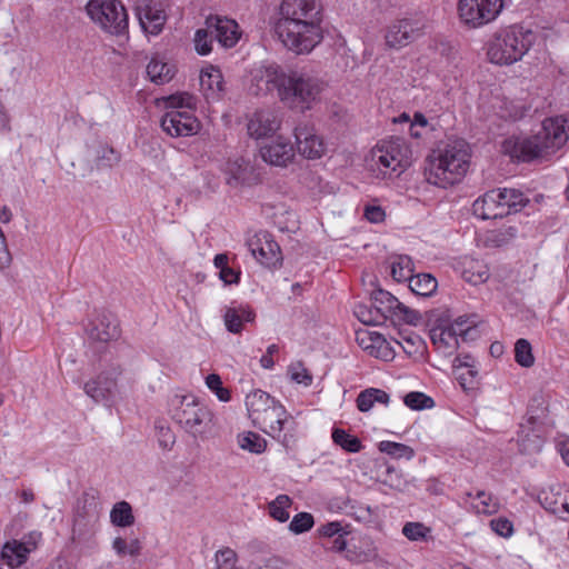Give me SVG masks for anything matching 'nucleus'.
<instances>
[{"mask_svg": "<svg viewBox=\"0 0 569 569\" xmlns=\"http://www.w3.org/2000/svg\"><path fill=\"white\" fill-rule=\"evenodd\" d=\"M86 11L96 24L112 36H122L128 30V13L119 0H89Z\"/></svg>", "mask_w": 569, "mask_h": 569, "instance_id": "0eeeda50", "label": "nucleus"}, {"mask_svg": "<svg viewBox=\"0 0 569 569\" xmlns=\"http://www.w3.org/2000/svg\"><path fill=\"white\" fill-rule=\"evenodd\" d=\"M476 498L480 501L481 505V507L477 506L478 512L493 513L497 511L498 505L492 500L490 493H487L483 490H479L476 495Z\"/></svg>", "mask_w": 569, "mask_h": 569, "instance_id": "4d7b16f0", "label": "nucleus"}, {"mask_svg": "<svg viewBox=\"0 0 569 569\" xmlns=\"http://www.w3.org/2000/svg\"><path fill=\"white\" fill-rule=\"evenodd\" d=\"M378 448L381 452L396 459L406 458L409 460L415 456V450L405 443L381 441L379 442Z\"/></svg>", "mask_w": 569, "mask_h": 569, "instance_id": "4c0bfd02", "label": "nucleus"}, {"mask_svg": "<svg viewBox=\"0 0 569 569\" xmlns=\"http://www.w3.org/2000/svg\"><path fill=\"white\" fill-rule=\"evenodd\" d=\"M371 303L377 313H380L385 320L393 317V313H397V307H399V300L382 289H377L372 292Z\"/></svg>", "mask_w": 569, "mask_h": 569, "instance_id": "bb28decb", "label": "nucleus"}, {"mask_svg": "<svg viewBox=\"0 0 569 569\" xmlns=\"http://www.w3.org/2000/svg\"><path fill=\"white\" fill-rule=\"evenodd\" d=\"M491 529L501 537H510L513 532V526L507 518H497L490 521Z\"/></svg>", "mask_w": 569, "mask_h": 569, "instance_id": "13d9d810", "label": "nucleus"}, {"mask_svg": "<svg viewBox=\"0 0 569 569\" xmlns=\"http://www.w3.org/2000/svg\"><path fill=\"white\" fill-rule=\"evenodd\" d=\"M568 140L565 120L548 118L539 132L528 138H509L502 143L503 152L522 162L543 159L559 150Z\"/></svg>", "mask_w": 569, "mask_h": 569, "instance_id": "f03ea898", "label": "nucleus"}, {"mask_svg": "<svg viewBox=\"0 0 569 569\" xmlns=\"http://www.w3.org/2000/svg\"><path fill=\"white\" fill-rule=\"evenodd\" d=\"M322 7L317 0H282L274 32L290 51L305 54L322 40Z\"/></svg>", "mask_w": 569, "mask_h": 569, "instance_id": "f257e3e1", "label": "nucleus"}, {"mask_svg": "<svg viewBox=\"0 0 569 569\" xmlns=\"http://www.w3.org/2000/svg\"><path fill=\"white\" fill-rule=\"evenodd\" d=\"M92 156L99 168L112 167L120 161V153L112 147L98 144L92 149Z\"/></svg>", "mask_w": 569, "mask_h": 569, "instance_id": "c9c22d12", "label": "nucleus"}, {"mask_svg": "<svg viewBox=\"0 0 569 569\" xmlns=\"http://www.w3.org/2000/svg\"><path fill=\"white\" fill-rule=\"evenodd\" d=\"M161 128L171 137H190L200 130V122L191 111L170 110L161 118Z\"/></svg>", "mask_w": 569, "mask_h": 569, "instance_id": "ddd939ff", "label": "nucleus"}, {"mask_svg": "<svg viewBox=\"0 0 569 569\" xmlns=\"http://www.w3.org/2000/svg\"><path fill=\"white\" fill-rule=\"evenodd\" d=\"M246 171L247 166H243V163H230L228 166L229 177L227 178V183L234 187L242 183L246 180Z\"/></svg>", "mask_w": 569, "mask_h": 569, "instance_id": "5fc2aeb1", "label": "nucleus"}, {"mask_svg": "<svg viewBox=\"0 0 569 569\" xmlns=\"http://www.w3.org/2000/svg\"><path fill=\"white\" fill-rule=\"evenodd\" d=\"M291 379L297 383L309 386L312 382V377L301 363L292 365L289 369Z\"/></svg>", "mask_w": 569, "mask_h": 569, "instance_id": "bf43d9fd", "label": "nucleus"}, {"mask_svg": "<svg viewBox=\"0 0 569 569\" xmlns=\"http://www.w3.org/2000/svg\"><path fill=\"white\" fill-rule=\"evenodd\" d=\"M138 18L144 31L154 36L162 31L167 21L164 10L152 1L138 8Z\"/></svg>", "mask_w": 569, "mask_h": 569, "instance_id": "412c9836", "label": "nucleus"}, {"mask_svg": "<svg viewBox=\"0 0 569 569\" xmlns=\"http://www.w3.org/2000/svg\"><path fill=\"white\" fill-rule=\"evenodd\" d=\"M393 317L405 321L408 325L417 326L421 321V315L399 301V307H397V313H393Z\"/></svg>", "mask_w": 569, "mask_h": 569, "instance_id": "864d4df0", "label": "nucleus"}, {"mask_svg": "<svg viewBox=\"0 0 569 569\" xmlns=\"http://www.w3.org/2000/svg\"><path fill=\"white\" fill-rule=\"evenodd\" d=\"M382 335L376 331H369L367 329H359L356 331V341L358 345L371 356V351L375 350L376 341L381 338Z\"/></svg>", "mask_w": 569, "mask_h": 569, "instance_id": "8fccbe9b", "label": "nucleus"}, {"mask_svg": "<svg viewBox=\"0 0 569 569\" xmlns=\"http://www.w3.org/2000/svg\"><path fill=\"white\" fill-rule=\"evenodd\" d=\"M260 154L271 166L287 167L295 158V149L289 141L278 137L276 140L261 146Z\"/></svg>", "mask_w": 569, "mask_h": 569, "instance_id": "f3484780", "label": "nucleus"}, {"mask_svg": "<svg viewBox=\"0 0 569 569\" xmlns=\"http://www.w3.org/2000/svg\"><path fill=\"white\" fill-rule=\"evenodd\" d=\"M425 23L419 18H402L393 21L386 31V46L401 49L422 36Z\"/></svg>", "mask_w": 569, "mask_h": 569, "instance_id": "9d476101", "label": "nucleus"}, {"mask_svg": "<svg viewBox=\"0 0 569 569\" xmlns=\"http://www.w3.org/2000/svg\"><path fill=\"white\" fill-rule=\"evenodd\" d=\"M430 339L445 356H451L458 347V339L447 327L433 328L430 331Z\"/></svg>", "mask_w": 569, "mask_h": 569, "instance_id": "cd10ccee", "label": "nucleus"}, {"mask_svg": "<svg viewBox=\"0 0 569 569\" xmlns=\"http://www.w3.org/2000/svg\"><path fill=\"white\" fill-rule=\"evenodd\" d=\"M332 441L341 447L347 452L356 453L361 451L363 448L360 439L356 436L348 433L346 430L340 428H335L332 430Z\"/></svg>", "mask_w": 569, "mask_h": 569, "instance_id": "72a5a7b5", "label": "nucleus"}, {"mask_svg": "<svg viewBox=\"0 0 569 569\" xmlns=\"http://www.w3.org/2000/svg\"><path fill=\"white\" fill-rule=\"evenodd\" d=\"M256 315L248 306L227 308L223 319L226 328L231 333H240L243 322H252Z\"/></svg>", "mask_w": 569, "mask_h": 569, "instance_id": "5701e85b", "label": "nucleus"}, {"mask_svg": "<svg viewBox=\"0 0 569 569\" xmlns=\"http://www.w3.org/2000/svg\"><path fill=\"white\" fill-rule=\"evenodd\" d=\"M391 276L392 278L400 281H409L413 276V262L408 256H399L391 263Z\"/></svg>", "mask_w": 569, "mask_h": 569, "instance_id": "f704fd0d", "label": "nucleus"}, {"mask_svg": "<svg viewBox=\"0 0 569 569\" xmlns=\"http://www.w3.org/2000/svg\"><path fill=\"white\" fill-rule=\"evenodd\" d=\"M172 419L193 438H204L214 425L212 410L193 396L181 397L173 409Z\"/></svg>", "mask_w": 569, "mask_h": 569, "instance_id": "423d86ee", "label": "nucleus"}, {"mask_svg": "<svg viewBox=\"0 0 569 569\" xmlns=\"http://www.w3.org/2000/svg\"><path fill=\"white\" fill-rule=\"evenodd\" d=\"M515 360L525 368H530L535 363L532 348L528 340L519 339L515 345Z\"/></svg>", "mask_w": 569, "mask_h": 569, "instance_id": "a19ab883", "label": "nucleus"}, {"mask_svg": "<svg viewBox=\"0 0 569 569\" xmlns=\"http://www.w3.org/2000/svg\"><path fill=\"white\" fill-rule=\"evenodd\" d=\"M120 375V368L102 371L96 378H92L84 383V392L94 402H111L118 391L117 379Z\"/></svg>", "mask_w": 569, "mask_h": 569, "instance_id": "9b49d317", "label": "nucleus"}, {"mask_svg": "<svg viewBox=\"0 0 569 569\" xmlns=\"http://www.w3.org/2000/svg\"><path fill=\"white\" fill-rule=\"evenodd\" d=\"M277 400L272 398L269 393L258 389L246 397V406L248 410L249 418L253 422L258 415H262L268 409H270Z\"/></svg>", "mask_w": 569, "mask_h": 569, "instance_id": "393cba45", "label": "nucleus"}, {"mask_svg": "<svg viewBox=\"0 0 569 569\" xmlns=\"http://www.w3.org/2000/svg\"><path fill=\"white\" fill-rule=\"evenodd\" d=\"M29 552L30 548L23 542L13 540L6 542L1 551V558L8 567L17 568L26 562Z\"/></svg>", "mask_w": 569, "mask_h": 569, "instance_id": "a878e982", "label": "nucleus"}, {"mask_svg": "<svg viewBox=\"0 0 569 569\" xmlns=\"http://www.w3.org/2000/svg\"><path fill=\"white\" fill-rule=\"evenodd\" d=\"M214 36L210 33V30L206 26L204 29H198L194 33V49L200 56L209 54L212 50V40Z\"/></svg>", "mask_w": 569, "mask_h": 569, "instance_id": "a18cd8bd", "label": "nucleus"}, {"mask_svg": "<svg viewBox=\"0 0 569 569\" xmlns=\"http://www.w3.org/2000/svg\"><path fill=\"white\" fill-rule=\"evenodd\" d=\"M134 515L129 502L122 500L116 502L110 511V522L114 527L127 528L134 523Z\"/></svg>", "mask_w": 569, "mask_h": 569, "instance_id": "2f4dec72", "label": "nucleus"}, {"mask_svg": "<svg viewBox=\"0 0 569 569\" xmlns=\"http://www.w3.org/2000/svg\"><path fill=\"white\" fill-rule=\"evenodd\" d=\"M503 8V0H459L458 13L469 28H479L493 21Z\"/></svg>", "mask_w": 569, "mask_h": 569, "instance_id": "1a4fd4ad", "label": "nucleus"}, {"mask_svg": "<svg viewBox=\"0 0 569 569\" xmlns=\"http://www.w3.org/2000/svg\"><path fill=\"white\" fill-rule=\"evenodd\" d=\"M239 446L252 453H262L267 448V441L258 433L249 431L239 437Z\"/></svg>", "mask_w": 569, "mask_h": 569, "instance_id": "79ce46f5", "label": "nucleus"}, {"mask_svg": "<svg viewBox=\"0 0 569 569\" xmlns=\"http://www.w3.org/2000/svg\"><path fill=\"white\" fill-rule=\"evenodd\" d=\"M375 350L371 351V356L381 359L383 361H391L395 358V350L391 343L383 337L377 338Z\"/></svg>", "mask_w": 569, "mask_h": 569, "instance_id": "603ef678", "label": "nucleus"}, {"mask_svg": "<svg viewBox=\"0 0 569 569\" xmlns=\"http://www.w3.org/2000/svg\"><path fill=\"white\" fill-rule=\"evenodd\" d=\"M475 216L487 220L498 219L507 216V208L500 204L499 196L496 190L486 192L472 204Z\"/></svg>", "mask_w": 569, "mask_h": 569, "instance_id": "aec40b11", "label": "nucleus"}, {"mask_svg": "<svg viewBox=\"0 0 569 569\" xmlns=\"http://www.w3.org/2000/svg\"><path fill=\"white\" fill-rule=\"evenodd\" d=\"M345 529L342 528L341 523L339 521H332L328 522L326 525H322L318 532L321 537L332 538L339 536V533L343 532Z\"/></svg>", "mask_w": 569, "mask_h": 569, "instance_id": "680f3d73", "label": "nucleus"}, {"mask_svg": "<svg viewBox=\"0 0 569 569\" xmlns=\"http://www.w3.org/2000/svg\"><path fill=\"white\" fill-rule=\"evenodd\" d=\"M536 34L522 27H511L495 37L488 49L492 63L509 66L519 61L531 48Z\"/></svg>", "mask_w": 569, "mask_h": 569, "instance_id": "39448f33", "label": "nucleus"}, {"mask_svg": "<svg viewBox=\"0 0 569 569\" xmlns=\"http://www.w3.org/2000/svg\"><path fill=\"white\" fill-rule=\"evenodd\" d=\"M248 247L258 261L268 267L276 268L282 261L280 246L267 231H260L248 240Z\"/></svg>", "mask_w": 569, "mask_h": 569, "instance_id": "f8f14e48", "label": "nucleus"}, {"mask_svg": "<svg viewBox=\"0 0 569 569\" xmlns=\"http://www.w3.org/2000/svg\"><path fill=\"white\" fill-rule=\"evenodd\" d=\"M536 425L537 419L535 417L528 418L526 423L520 425L518 446L519 451L523 455H535L542 449L545 440Z\"/></svg>", "mask_w": 569, "mask_h": 569, "instance_id": "a211bd4d", "label": "nucleus"}, {"mask_svg": "<svg viewBox=\"0 0 569 569\" xmlns=\"http://www.w3.org/2000/svg\"><path fill=\"white\" fill-rule=\"evenodd\" d=\"M91 341L107 343L120 337L119 322L111 313H99L87 327Z\"/></svg>", "mask_w": 569, "mask_h": 569, "instance_id": "dca6fc26", "label": "nucleus"}, {"mask_svg": "<svg viewBox=\"0 0 569 569\" xmlns=\"http://www.w3.org/2000/svg\"><path fill=\"white\" fill-rule=\"evenodd\" d=\"M375 158L377 159V164L380 169L383 170V174L388 171L395 172L399 170L402 172L408 163H403V157L400 152L399 144L395 142L383 143L378 147L375 151Z\"/></svg>", "mask_w": 569, "mask_h": 569, "instance_id": "6ab92c4d", "label": "nucleus"}, {"mask_svg": "<svg viewBox=\"0 0 569 569\" xmlns=\"http://www.w3.org/2000/svg\"><path fill=\"white\" fill-rule=\"evenodd\" d=\"M297 149L307 159H318L325 153V143L321 137L309 123H300L295 128Z\"/></svg>", "mask_w": 569, "mask_h": 569, "instance_id": "4468645a", "label": "nucleus"}, {"mask_svg": "<svg viewBox=\"0 0 569 569\" xmlns=\"http://www.w3.org/2000/svg\"><path fill=\"white\" fill-rule=\"evenodd\" d=\"M468 143L455 140L426 159L425 178L427 182L447 188L459 182L469 168Z\"/></svg>", "mask_w": 569, "mask_h": 569, "instance_id": "20e7f679", "label": "nucleus"}, {"mask_svg": "<svg viewBox=\"0 0 569 569\" xmlns=\"http://www.w3.org/2000/svg\"><path fill=\"white\" fill-rule=\"evenodd\" d=\"M97 501L91 493L83 492L78 499L74 511V526L82 525L84 519L97 518Z\"/></svg>", "mask_w": 569, "mask_h": 569, "instance_id": "7c9ffc66", "label": "nucleus"}, {"mask_svg": "<svg viewBox=\"0 0 569 569\" xmlns=\"http://www.w3.org/2000/svg\"><path fill=\"white\" fill-rule=\"evenodd\" d=\"M248 133L256 139L267 138L279 129L276 116L270 111H257L248 122Z\"/></svg>", "mask_w": 569, "mask_h": 569, "instance_id": "4be33fe9", "label": "nucleus"}, {"mask_svg": "<svg viewBox=\"0 0 569 569\" xmlns=\"http://www.w3.org/2000/svg\"><path fill=\"white\" fill-rule=\"evenodd\" d=\"M264 77L266 82L277 89L282 102L300 111L310 109L323 88L318 78L298 71L287 73L277 64L268 66Z\"/></svg>", "mask_w": 569, "mask_h": 569, "instance_id": "7ed1b4c3", "label": "nucleus"}, {"mask_svg": "<svg viewBox=\"0 0 569 569\" xmlns=\"http://www.w3.org/2000/svg\"><path fill=\"white\" fill-rule=\"evenodd\" d=\"M402 535L410 541H427L431 528L422 522H406L401 530Z\"/></svg>", "mask_w": 569, "mask_h": 569, "instance_id": "ea45409f", "label": "nucleus"}, {"mask_svg": "<svg viewBox=\"0 0 569 569\" xmlns=\"http://www.w3.org/2000/svg\"><path fill=\"white\" fill-rule=\"evenodd\" d=\"M292 500L287 495H279L273 501L268 503L269 515L279 522H286L289 519L287 509L291 506Z\"/></svg>", "mask_w": 569, "mask_h": 569, "instance_id": "e433bc0d", "label": "nucleus"}, {"mask_svg": "<svg viewBox=\"0 0 569 569\" xmlns=\"http://www.w3.org/2000/svg\"><path fill=\"white\" fill-rule=\"evenodd\" d=\"M467 323H468L467 317H459L455 320L453 323H451L447 328L450 330L451 333H453V337H456L457 339L459 336L463 340H466L472 329V327L467 326Z\"/></svg>", "mask_w": 569, "mask_h": 569, "instance_id": "6e6d98bb", "label": "nucleus"}, {"mask_svg": "<svg viewBox=\"0 0 569 569\" xmlns=\"http://www.w3.org/2000/svg\"><path fill=\"white\" fill-rule=\"evenodd\" d=\"M216 569H240L237 566L238 556L231 548H223L216 552Z\"/></svg>", "mask_w": 569, "mask_h": 569, "instance_id": "49530a36", "label": "nucleus"}, {"mask_svg": "<svg viewBox=\"0 0 569 569\" xmlns=\"http://www.w3.org/2000/svg\"><path fill=\"white\" fill-rule=\"evenodd\" d=\"M289 566V561L279 556H271L264 560L266 569H286Z\"/></svg>", "mask_w": 569, "mask_h": 569, "instance_id": "338daca9", "label": "nucleus"}, {"mask_svg": "<svg viewBox=\"0 0 569 569\" xmlns=\"http://www.w3.org/2000/svg\"><path fill=\"white\" fill-rule=\"evenodd\" d=\"M409 288L417 296L430 297L436 292L438 281L430 273H418L409 280Z\"/></svg>", "mask_w": 569, "mask_h": 569, "instance_id": "c756f323", "label": "nucleus"}, {"mask_svg": "<svg viewBox=\"0 0 569 569\" xmlns=\"http://www.w3.org/2000/svg\"><path fill=\"white\" fill-rule=\"evenodd\" d=\"M239 272H236L233 269L227 267L222 268V271H219V278L226 284L237 283L239 281Z\"/></svg>", "mask_w": 569, "mask_h": 569, "instance_id": "774afa93", "label": "nucleus"}, {"mask_svg": "<svg viewBox=\"0 0 569 569\" xmlns=\"http://www.w3.org/2000/svg\"><path fill=\"white\" fill-rule=\"evenodd\" d=\"M166 106L171 110H180L181 108L191 110L196 106V99L187 92L176 93L166 98Z\"/></svg>", "mask_w": 569, "mask_h": 569, "instance_id": "09e8293b", "label": "nucleus"}, {"mask_svg": "<svg viewBox=\"0 0 569 569\" xmlns=\"http://www.w3.org/2000/svg\"><path fill=\"white\" fill-rule=\"evenodd\" d=\"M252 423L264 433L280 440L286 447L289 446L292 435L283 431H293L295 420L279 401L261 416L258 415Z\"/></svg>", "mask_w": 569, "mask_h": 569, "instance_id": "6e6552de", "label": "nucleus"}, {"mask_svg": "<svg viewBox=\"0 0 569 569\" xmlns=\"http://www.w3.org/2000/svg\"><path fill=\"white\" fill-rule=\"evenodd\" d=\"M206 385L211 391L214 392L220 401L227 402L230 400V391L222 386V381L219 375L210 373L206 378Z\"/></svg>", "mask_w": 569, "mask_h": 569, "instance_id": "3c124183", "label": "nucleus"}, {"mask_svg": "<svg viewBox=\"0 0 569 569\" xmlns=\"http://www.w3.org/2000/svg\"><path fill=\"white\" fill-rule=\"evenodd\" d=\"M158 441L161 448L171 449L176 442V437L168 427H159Z\"/></svg>", "mask_w": 569, "mask_h": 569, "instance_id": "052dcab7", "label": "nucleus"}, {"mask_svg": "<svg viewBox=\"0 0 569 569\" xmlns=\"http://www.w3.org/2000/svg\"><path fill=\"white\" fill-rule=\"evenodd\" d=\"M469 271H465V278L467 281L472 282L473 284L482 283L489 278V271L488 268L483 264H479L478 271L475 273L472 272L470 276H468Z\"/></svg>", "mask_w": 569, "mask_h": 569, "instance_id": "0e129e2a", "label": "nucleus"}, {"mask_svg": "<svg viewBox=\"0 0 569 569\" xmlns=\"http://www.w3.org/2000/svg\"><path fill=\"white\" fill-rule=\"evenodd\" d=\"M385 216V211L379 206H367L365 209L366 219L372 223L383 221Z\"/></svg>", "mask_w": 569, "mask_h": 569, "instance_id": "69168bd1", "label": "nucleus"}, {"mask_svg": "<svg viewBox=\"0 0 569 569\" xmlns=\"http://www.w3.org/2000/svg\"><path fill=\"white\" fill-rule=\"evenodd\" d=\"M473 362H475V359L470 355L458 356L455 358L453 367L455 368H462V367L469 368L468 375L470 376L471 379H473L477 375V371L472 369Z\"/></svg>", "mask_w": 569, "mask_h": 569, "instance_id": "e2e57ef3", "label": "nucleus"}, {"mask_svg": "<svg viewBox=\"0 0 569 569\" xmlns=\"http://www.w3.org/2000/svg\"><path fill=\"white\" fill-rule=\"evenodd\" d=\"M315 525L313 516L309 512L297 513L289 523V530L295 535L309 531Z\"/></svg>", "mask_w": 569, "mask_h": 569, "instance_id": "de8ad7c7", "label": "nucleus"}, {"mask_svg": "<svg viewBox=\"0 0 569 569\" xmlns=\"http://www.w3.org/2000/svg\"><path fill=\"white\" fill-rule=\"evenodd\" d=\"M200 88L207 98H216L223 90V77L219 68L210 66L200 73Z\"/></svg>", "mask_w": 569, "mask_h": 569, "instance_id": "b1692460", "label": "nucleus"}, {"mask_svg": "<svg viewBox=\"0 0 569 569\" xmlns=\"http://www.w3.org/2000/svg\"><path fill=\"white\" fill-rule=\"evenodd\" d=\"M355 316L365 325L377 326L385 321L380 313L373 308V305H358L355 308Z\"/></svg>", "mask_w": 569, "mask_h": 569, "instance_id": "37998d69", "label": "nucleus"}, {"mask_svg": "<svg viewBox=\"0 0 569 569\" xmlns=\"http://www.w3.org/2000/svg\"><path fill=\"white\" fill-rule=\"evenodd\" d=\"M389 400L390 397L385 390L368 388L358 395L356 402L361 412H368L376 402L388 405Z\"/></svg>", "mask_w": 569, "mask_h": 569, "instance_id": "c85d7f7f", "label": "nucleus"}, {"mask_svg": "<svg viewBox=\"0 0 569 569\" xmlns=\"http://www.w3.org/2000/svg\"><path fill=\"white\" fill-rule=\"evenodd\" d=\"M206 26L214 39L224 48H232L240 38L238 23L226 17L209 16L206 19Z\"/></svg>", "mask_w": 569, "mask_h": 569, "instance_id": "2eb2a0df", "label": "nucleus"}, {"mask_svg": "<svg viewBox=\"0 0 569 569\" xmlns=\"http://www.w3.org/2000/svg\"><path fill=\"white\" fill-rule=\"evenodd\" d=\"M496 191L499 196L500 204L507 208V214L510 213L511 208H516L518 206L522 207L528 201L523 193L516 189L505 188Z\"/></svg>", "mask_w": 569, "mask_h": 569, "instance_id": "58836bf2", "label": "nucleus"}, {"mask_svg": "<svg viewBox=\"0 0 569 569\" xmlns=\"http://www.w3.org/2000/svg\"><path fill=\"white\" fill-rule=\"evenodd\" d=\"M147 74L157 84L169 82L173 77L171 67L154 58L147 66Z\"/></svg>", "mask_w": 569, "mask_h": 569, "instance_id": "473e14b6", "label": "nucleus"}, {"mask_svg": "<svg viewBox=\"0 0 569 569\" xmlns=\"http://www.w3.org/2000/svg\"><path fill=\"white\" fill-rule=\"evenodd\" d=\"M403 401L407 407L413 410L430 409L435 406L432 398L418 391L407 393Z\"/></svg>", "mask_w": 569, "mask_h": 569, "instance_id": "c03bdc74", "label": "nucleus"}]
</instances>
